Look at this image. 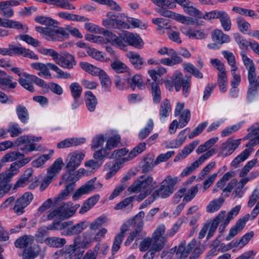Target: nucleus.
<instances>
[{
  "label": "nucleus",
  "instance_id": "774afa93",
  "mask_svg": "<svg viewBox=\"0 0 259 259\" xmlns=\"http://www.w3.org/2000/svg\"><path fill=\"white\" fill-rule=\"evenodd\" d=\"M236 21L239 29L242 32H246L250 27L249 23L241 17L236 18Z\"/></svg>",
  "mask_w": 259,
  "mask_h": 259
},
{
  "label": "nucleus",
  "instance_id": "ea45409f",
  "mask_svg": "<svg viewBox=\"0 0 259 259\" xmlns=\"http://www.w3.org/2000/svg\"><path fill=\"white\" fill-rule=\"evenodd\" d=\"M225 201L223 197L215 199L209 202L206 207V211L208 212H214L218 210L222 206Z\"/></svg>",
  "mask_w": 259,
  "mask_h": 259
},
{
  "label": "nucleus",
  "instance_id": "338daca9",
  "mask_svg": "<svg viewBox=\"0 0 259 259\" xmlns=\"http://www.w3.org/2000/svg\"><path fill=\"white\" fill-rule=\"evenodd\" d=\"M13 173L10 171H5L0 174V184L11 185L9 183L13 177Z\"/></svg>",
  "mask_w": 259,
  "mask_h": 259
},
{
  "label": "nucleus",
  "instance_id": "c9c22d12",
  "mask_svg": "<svg viewBox=\"0 0 259 259\" xmlns=\"http://www.w3.org/2000/svg\"><path fill=\"white\" fill-rule=\"evenodd\" d=\"M24 154L21 153L18 151H10L3 156L1 160L2 163L12 162L19 158L24 157Z\"/></svg>",
  "mask_w": 259,
  "mask_h": 259
},
{
  "label": "nucleus",
  "instance_id": "a878e982",
  "mask_svg": "<svg viewBox=\"0 0 259 259\" xmlns=\"http://www.w3.org/2000/svg\"><path fill=\"white\" fill-rule=\"evenodd\" d=\"M226 216V211L224 210L221 211L220 213L215 218L211 223L210 224L208 228L209 231L207 236V238L209 239L214 234V232L218 227V225L222 220H224Z\"/></svg>",
  "mask_w": 259,
  "mask_h": 259
},
{
  "label": "nucleus",
  "instance_id": "a211bd4d",
  "mask_svg": "<svg viewBox=\"0 0 259 259\" xmlns=\"http://www.w3.org/2000/svg\"><path fill=\"white\" fill-rule=\"evenodd\" d=\"M0 27L14 28L18 30L21 29L24 32H27L28 30V28L26 26H24L19 21L2 18L1 17H0Z\"/></svg>",
  "mask_w": 259,
  "mask_h": 259
},
{
  "label": "nucleus",
  "instance_id": "393cba45",
  "mask_svg": "<svg viewBox=\"0 0 259 259\" xmlns=\"http://www.w3.org/2000/svg\"><path fill=\"white\" fill-rule=\"evenodd\" d=\"M253 232L250 231L244 235L240 239L232 241L230 243L229 246L231 248L235 247L241 248L248 243V242L253 238Z\"/></svg>",
  "mask_w": 259,
  "mask_h": 259
},
{
  "label": "nucleus",
  "instance_id": "3c124183",
  "mask_svg": "<svg viewBox=\"0 0 259 259\" xmlns=\"http://www.w3.org/2000/svg\"><path fill=\"white\" fill-rule=\"evenodd\" d=\"M217 83L219 85L220 90L222 93H225L227 91V85L228 80L226 72L219 73L218 77Z\"/></svg>",
  "mask_w": 259,
  "mask_h": 259
},
{
  "label": "nucleus",
  "instance_id": "0e129e2a",
  "mask_svg": "<svg viewBox=\"0 0 259 259\" xmlns=\"http://www.w3.org/2000/svg\"><path fill=\"white\" fill-rule=\"evenodd\" d=\"M190 116L191 113L189 109H186L183 112L179 118L180 127H183L187 125L190 120Z\"/></svg>",
  "mask_w": 259,
  "mask_h": 259
},
{
  "label": "nucleus",
  "instance_id": "79ce46f5",
  "mask_svg": "<svg viewBox=\"0 0 259 259\" xmlns=\"http://www.w3.org/2000/svg\"><path fill=\"white\" fill-rule=\"evenodd\" d=\"M31 159L32 157H27L14 162L11 164L10 169L8 170V171L12 172L13 173V176H14V175L16 174L18 172L20 168L28 163L31 160Z\"/></svg>",
  "mask_w": 259,
  "mask_h": 259
},
{
  "label": "nucleus",
  "instance_id": "9d476101",
  "mask_svg": "<svg viewBox=\"0 0 259 259\" xmlns=\"http://www.w3.org/2000/svg\"><path fill=\"white\" fill-rule=\"evenodd\" d=\"M174 83L177 92L180 91L181 87H182L184 96L185 97L188 96L190 89V79L189 77H187V78L185 79L183 77L182 73H176L174 79Z\"/></svg>",
  "mask_w": 259,
  "mask_h": 259
},
{
  "label": "nucleus",
  "instance_id": "6e6d98bb",
  "mask_svg": "<svg viewBox=\"0 0 259 259\" xmlns=\"http://www.w3.org/2000/svg\"><path fill=\"white\" fill-rule=\"evenodd\" d=\"M49 234L46 226H42L38 228L35 236L37 242L39 243L45 242L44 237Z\"/></svg>",
  "mask_w": 259,
  "mask_h": 259
},
{
  "label": "nucleus",
  "instance_id": "8fccbe9b",
  "mask_svg": "<svg viewBox=\"0 0 259 259\" xmlns=\"http://www.w3.org/2000/svg\"><path fill=\"white\" fill-rule=\"evenodd\" d=\"M208 35V31L207 30L193 29L190 38L202 40L206 39Z\"/></svg>",
  "mask_w": 259,
  "mask_h": 259
},
{
  "label": "nucleus",
  "instance_id": "4c0bfd02",
  "mask_svg": "<svg viewBox=\"0 0 259 259\" xmlns=\"http://www.w3.org/2000/svg\"><path fill=\"white\" fill-rule=\"evenodd\" d=\"M33 241V237L30 235H24L18 238L15 242L17 248H24L27 247Z\"/></svg>",
  "mask_w": 259,
  "mask_h": 259
},
{
  "label": "nucleus",
  "instance_id": "f3484780",
  "mask_svg": "<svg viewBox=\"0 0 259 259\" xmlns=\"http://www.w3.org/2000/svg\"><path fill=\"white\" fill-rule=\"evenodd\" d=\"M146 84L151 90L152 100L154 103L158 104L161 100V91L158 83L147 79Z\"/></svg>",
  "mask_w": 259,
  "mask_h": 259
},
{
  "label": "nucleus",
  "instance_id": "bb28decb",
  "mask_svg": "<svg viewBox=\"0 0 259 259\" xmlns=\"http://www.w3.org/2000/svg\"><path fill=\"white\" fill-rule=\"evenodd\" d=\"M199 143V141L198 140H195L190 143L189 145L186 146L175 157L174 160L175 161H177L187 156L193 151L195 147L198 145Z\"/></svg>",
  "mask_w": 259,
  "mask_h": 259
},
{
  "label": "nucleus",
  "instance_id": "bf43d9fd",
  "mask_svg": "<svg viewBox=\"0 0 259 259\" xmlns=\"http://www.w3.org/2000/svg\"><path fill=\"white\" fill-rule=\"evenodd\" d=\"M120 137L118 135H115L110 137L107 141L105 148L108 150H111L117 146L120 142Z\"/></svg>",
  "mask_w": 259,
  "mask_h": 259
},
{
  "label": "nucleus",
  "instance_id": "7c9ffc66",
  "mask_svg": "<svg viewBox=\"0 0 259 259\" xmlns=\"http://www.w3.org/2000/svg\"><path fill=\"white\" fill-rule=\"evenodd\" d=\"M58 217L63 219H67L72 216L75 210L69 207L68 204H64L57 208Z\"/></svg>",
  "mask_w": 259,
  "mask_h": 259
},
{
  "label": "nucleus",
  "instance_id": "13d9d810",
  "mask_svg": "<svg viewBox=\"0 0 259 259\" xmlns=\"http://www.w3.org/2000/svg\"><path fill=\"white\" fill-rule=\"evenodd\" d=\"M69 89L73 98H80L82 91V87L78 83L74 82L72 83Z\"/></svg>",
  "mask_w": 259,
  "mask_h": 259
},
{
  "label": "nucleus",
  "instance_id": "9b49d317",
  "mask_svg": "<svg viewBox=\"0 0 259 259\" xmlns=\"http://www.w3.org/2000/svg\"><path fill=\"white\" fill-rule=\"evenodd\" d=\"M215 153V150L212 149L202 155L198 159L185 168L181 174V177H184L191 174L195 169L198 167L205 160Z\"/></svg>",
  "mask_w": 259,
  "mask_h": 259
},
{
  "label": "nucleus",
  "instance_id": "603ef678",
  "mask_svg": "<svg viewBox=\"0 0 259 259\" xmlns=\"http://www.w3.org/2000/svg\"><path fill=\"white\" fill-rule=\"evenodd\" d=\"M7 134L10 133L12 137H17L22 133V130L19 125L16 122L10 123L8 125V128L6 130Z\"/></svg>",
  "mask_w": 259,
  "mask_h": 259
},
{
  "label": "nucleus",
  "instance_id": "f704fd0d",
  "mask_svg": "<svg viewBox=\"0 0 259 259\" xmlns=\"http://www.w3.org/2000/svg\"><path fill=\"white\" fill-rule=\"evenodd\" d=\"M44 3L49 5H53L67 10H74L75 9L67 0H44Z\"/></svg>",
  "mask_w": 259,
  "mask_h": 259
},
{
  "label": "nucleus",
  "instance_id": "ddd939ff",
  "mask_svg": "<svg viewBox=\"0 0 259 259\" xmlns=\"http://www.w3.org/2000/svg\"><path fill=\"white\" fill-rule=\"evenodd\" d=\"M197 68L192 64L190 63H185L183 64L184 69L191 74H192L194 77L198 79H202L203 77V75L199 69H201L203 66V62L201 58H199L197 61Z\"/></svg>",
  "mask_w": 259,
  "mask_h": 259
},
{
  "label": "nucleus",
  "instance_id": "de8ad7c7",
  "mask_svg": "<svg viewBox=\"0 0 259 259\" xmlns=\"http://www.w3.org/2000/svg\"><path fill=\"white\" fill-rule=\"evenodd\" d=\"M80 67L93 75H98L102 69L87 62H80Z\"/></svg>",
  "mask_w": 259,
  "mask_h": 259
},
{
  "label": "nucleus",
  "instance_id": "49530a36",
  "mask_svg": "<svg viewBox=\"0 0 259 259\" xmlns=\"http://www.w3.org/2000/svg\"><path fill=\"white\" fill-rule=\"evenodd\" d=\"M146 145L145 142L139 143L130 152L126 157L124 158V159L126 161L132 159L146 149Z\"/></svg>",
  "mask_w": 259,
  "mask_h": 259
},
{
  "label": "nucleus",
  "instance_id": "5fc2aeb1",
  "mask_svg": "<svg viewBox=\"0 0 259 259\" xmlns=\"http://www.w3.org/2000/svg\"><path fill=\"white\" fill-rule=\"evenodd\" d=\"M154 123L153 120L150 119L149 120L146 126L143 128L139 134V137L140 139H145L153 130Z\"/></svg>",
  "mask_w": 259,
  "mask_h": 259
},
{
  "label": "nucleus",
  "instance_id": "423d86ee",
  "mask_svg": "<svg viewBox=\"0 0 259 259\" xmlns=\"http://www.w3.org/2000/svg\"><path fill=\"white\" fill-rule=\"evenodd\" d=\"M219 19L221 25L225 31H229L231 28V20L228 13L224 10H212L208 12L206 21H210L213 19Z\"/></svg>",
  "mask_w": 259,
  "mask_h": 259
},
{
  "label": "nucleus",
  "instance_id": "6e6552de",
  "mask_svg": "<svg viewBox=\"0 0 259 259\" xmlns=\"http://www.w3.org/2000/svg\"><path fill=\"white\" fill-rule=\"evenodd\" d=\"M102 184L99 181H97L96 177L93 178L78 189L73 194L72 198L73 200H77L81 195L88 194L94 190H99L102 188Z\"/></svg>",
  "mask_w": 259,
  "mask_h": 259
},
{
  "label": "nucleus",
  "instance_id": "c85d7f7f",
  "mask_svg": "<svg viewBox=\"0 0 259 259\" xmlns=\"http://www.w3.org/2000/svg\"><path fill=\"white\" fill-rule=\"evenodd\" d=\"M13 78L11 76L0 77V88L5 91L15 89L17 83L16 81H13Z\"/></svg>",
  "mask_w": 259,
  "mask_h": 259
},
{
  "label": "nucleus",
  "instance_id": "c756f323",
  "mask_svg": "<svg viewBox=\"0 0 259 259\" xmlns=\"http://www.w3.org/2000/svg\"><path fill=\"white\" fill-rule=\"evenodd\" d=\"M171 110L170 101L167 99L164 100L160 104L159 109V118L164 120L167 117Z\"/></svg>",
  "mask_w": 259,
  "mask_h": 259
},
{
  "label": "nucleus",
  "instance_id": "5701e85b",
  "mask_svg": "<svg viewBox=\"0 0 259 259\" xmlns=\"http://www.w3.org/2000/svg\"><path fill=\"white\" fill-rule=\"evenodd\" d=\"M88 225V222L86 221L79 222V223L68 228L66 231L62 233V235L70 236L79 234L87 228Z\"/></svg>",
  "mask_w": 259,
  "mask_h": 259
},
{
  "label": "nucleus",
  "instance_id": "09e8293b",
  "mask_svg": "<svg viewBox=\"0 0 259 259\" xmlns=\"http://www.w3.org/2000/svg\"><path fill=\"white\" fill-rule=\"evenodd\" d=\"M72 224V221H67L63 222H54L52 224L46 226L48 230H61L71 226Z\"/></svg>",
  "mask_w": 259,
  "mask_h": 259
},
{
  "label": "nucleus",
  "instance_id": "a18cd8bd",
  "mask_svg": "<svg viewBox=\"0 0 259 259\" xmlns=\"http://www.w3.org/2000/svg\"><path fill=\"white\" fill-rule=\"evenodd\" d=\"M129 86L134 90L136 87L142 89L143 84L141 76L138 74L134 75L132 78H128L125 79Z\"/></svg>",
  "mask_w": 259,
  "mask_h": 259
},
{
  "label": "nucleus",
  "instance_id": "aec40b11",
  "mask_svg": "<svg viewBox=\"0 0 259 259\" xmlns=\"http://www.w3.org/2000/svg\"><path fill=\"white\" fill-rule=\"evenodd\" d=\"M166 8H161L158 11V13L161 16L175 19L182 23H185L188 20V18L184 15L176 13L166 9ZM190 18L188 17V19Z\"/></svg>",
  "mask_w": 259,
  "mask_h": 259
},
{
  "label": "nucleus",
  "instance_id": "2f4dec72",
  "mask_svg": "<svg viewBox=\"0 0 259 259\" xmlns=\"http://www.w3.org/2000/svg\"><path fill=\"white\" fill-rule=\"evenodd\" d=\"M66 242L65 239L56 237H48L45 240V243L47 245L56 248L62 247Z\"/></svg>",
  "mask_w": 259,
  "mask_h": 259
},
{
  "label": "nucleus",
  "instance_id": "473e14b6",
  "mask_svg": "<svg viewBox=\"0 0 259 259\" xmlns=\"http://www.w3.org/2000/svg\"><path fill=\"white\" fill-rule=\"evenodd\" d=\"M35 21L42 25L46 26V27H58L59 22L50 17L46 16H37L35 18Z\"/></svg>",
  "mask_w": 259,
  "mask_h": 259
},
{
  "label": "nucleus",
  "instance_id": "a19ab883",
  "mask_svg": "<svg viewBox=\"0 0 259 259\" xmlns=\"http://www.w3.org/2000/svg\"><path fill=\"white\" fill-rule=\"evenodd\" d=\"M40 252L38 246L37 247H30L24 249L22 254V259H34L37 257Z\"/></svg>",
  "mask_w": 259,
  "mask_h": 259
},
{
  "label": "nucleus",
  "instance_id": "58836bf2",
  "mask_svg": "<svg viewBox=\"0 0 259 259\" xmlns=\"http://www.w3.org/2000/svg\"><path fill=\"white\" fill-rule=\"evenodd\" d=\"M16 111L18 118L23 123H26L29 119V113L27 108L22 105H18L16 107Z\"/></svg>",
  "mask_w": 259,
  "mask_h": 259
},
{
  "label": "nucleus",
  "instance_id": "20e7f679",
  "mask_svg": "<svg viewBox=\"0 0 259 259\" xmlns=\"http://www.w3.org/2000/svg\"><path fill=\"white\" fill-rule=\"evenodd\" d=\"M156 185V182H154L152 177L148 175H142L128 187L127 190L130 193L143 192V191L151 193L154 189Z\"/></svg>",
  "mask_w": 259,
  "mask_h": 259
},
{
  "label": "nucleus",
  "instance_id": "cd10ccee",
  "mask_svg": "<svg viewBox=\"0 0 259 259\" xmlns=\"http://www.w3.org/2000/svg\"><path fill=\"white\" fill-rule=\"evenodd\" d=\"M85 103L88 110L90 112L95 111L98 101L96 97L91 91H87L85 93Z\"/></svg>",
  "mask_w": 259,
  "mask_h": 259
},
{
  "label": "nucleus",
  "instance_id": "2eb2a0df",
  "mask_svg": "<svg viewBox=\"0 0 259 259\" xmlns=\"http://www.w3.org/2000/svg\"><path fill=\"white\" fill-rule=\"evenodd\" d=\"M249 214H246L239 219L236 224L230 229L229 233L226 237V239L229 241L240 232L244 227L246 222L249 220Z\"/></svg>",
  "mask_w": 259,
  "mask_h": 259
},
{
  "label": "nucleus",
  "instance_id": "dca6fc26",
  "mask_svg": "<svg viewBox=\"0 0 259 259\" xmlns=\"http://www.w3.org/2000/svg\"><path fill=\"white\" fill-rule=\"evenodd\" d=\"M195 241H191L187 245H186V241H182L176 251L177 257L179 259H185L187 257L195 247Z\"/></svg>",
  "mask_w": 259,
  "mask_h": 259
},
{
  "label": "nucleus",
  "instance_id": "c03bdc74",
  "mask_svg": "<svg viewBox=\"0 0 259 259\" xmlns=\"http://www.w3.org/2000/svg\"><path fill=\"white\" fill-rule=\"evenodd\" d=\"M156 165H157V164H155V160H154V156H148L144 159V163L141 167L142 171L143 173L149 171Z\"/></svg>",
  "mask_w": 259,
  "mask_h": 259
},
{
  "label": "nucleus",
  "instance_id": "f8f14e48",
  "mask_svg": "<svg viewBox=\"0 0 259 259\" xmlns=\"http://www.w3.org/2000/svg\"><path fill=\"white\" fill-rule=\"evenodd\" d=\"M240 144V139L233 140L232 138L228 139L222 145L221 155L223 157H227L231 155Z\"/></svg>",
  "mask_w": 259,
  "mask_h": 259
},
{
  "label": "nucleus",
  "instance_id": "b1692460",
  "mask_svg": "<svg viewBox=\"0 0 259 259\" xmlns=\"http://www.w3.org/2000/svg\"><path fill=\"white\" fill-rule=\"evenodd\" d=\"M33 172V170L31 168H27L15 184L14 189L23 187L31 182L33 180L32 178Z\"/></svg>",
  "mask_w": 259,
  "mask_h": 259
},
{
  "label": "nucleus",
  "instance_id": "0eeeda50",
  "mask_svg": "<svg viewBox=\"0 0 259 259\" xmlns=\"http://www.w3.org/2000/svg\"><path fill=\"white\" fill-rule=\"evenodd\" d=\"M63 164V159L61 157L57 158L55 161L48 169L47 175L43 180L40 186V191H44L52 182L53 180L57 177Z\"/></svg>",
  "mask_w": 259,
  "mask_h": 259
},
{
  "label": "nucleus",
  "instance_id": "39448f33",
  "mask_svg": "<svg viewBox=\"0 0 259 259\" xmlns=\"http://www.w3.org/2000/svg\"><path fill=\"white\" fill-rule=\"evenodd\" d=\"M178 177H172L169 175L167 176L161 183L160 187L152 193L157 199L159 197L165 198L170 196L174 191V187L178 183Z\"/></svg>",
  "mask_w": 259,
  "mask_h": 259
},
{
  "label": "nucleus",
  "instance_id": "72a5a7b5",
  "mask_svg": "<svg viewBox=\"0 0 259 259\" xmlns=\"http://www.w3.org/2000/svg\"><path fill=\"white\" fill-rule=\"evenodd\" d=\"M184 11L188 15L196 17L198 19H203L206 21V17L208 15V12L203 14L198 9L188 5L184 8Z\"/></svg>",
  "mask_w": 259,
  "mask_h": 259
},
{
  "label": "nucleus",
  "instance_id": "052dcab7",
  "mask_svg": "<svg viewBox=\"0 0 259 259\" xmlns=\"http://www.w3.org/2000/svg\"><path fill=\"white\" fill-rule=\"evenodd\" d=\"M98 75L102 87L106 90H108L111 84V81L109 76L102 69Z\"/></svg>",
  "mask_w": 259,
  "mask_h": 259
},
{
  "label": "nucleus",
  "instance_id": "6ab92c4d",
  "mask_svg": "<svg viewBox=\"0 0 259 259\" xmlns=\"http://www.w3.org/2000/svg\"><path fill=\"white\" fill-rule=\"evenodd\" d=\"M124 40L125 44L138 49L142 48L144 44L139 35L130 32H126L124 34Z\"/></svg>",
  "mask_w": 259,
  "mask_h": 259
},
{
  "label": "nucleus",
  "instance_id": "412c9836",
  "mask_svg": "<svg viewBox=\"0 0 259 259\" xmlns=\"http://www.w3.org/2000/svg\"><path fill=\"white\" fill-rule=\"evenodd\" d=\"M211 38L213 41L219 45L228 43L230 41L229 36L224 33L222 30L219 29H215L211 32Z\"/></svg>",
  "mask_w": 259,
  "mask_h": 259
},
{
  "label": "nucleus",
  "instance_id": "7ed1b4c3",
  "mask_svg": "<svg viewBox=\"0 0 259 259\" xmlns=\"http://www.w3.org/2000/svg\"><path fill=\"white\" fill-rule=\"evenodd\" d=\"M165 229L164 225H159L153 232L151 238H145L140 242L139 250L141 251H146L149 248L152 247L155 243L158 245L162 244V247H164L166 241V238L163 236Z\"/></svg>",
  "mask_w": 259,
  "mask_h": 259
},
{
  "label": "nucleus",
  "instance_id": "4d7b16f0",
  "mask_svg": "<svg viewBox=\"0 0 259 259\" xmlns=\"http://www.w3.org/2000/svg\"><path fill=\"white\" fill-rule=\"evenodd\" d=\"M163 247L162 244H158V245L155 243L152 247L149 249V250L144 254L143 259H153L154 257L155 253L156 252L160 251Z\"/></svg>",
  "mask_w": 259,
  "mask_h": 259
},
{
  "label": "nucleus",
  "instance_id": "f03ea898",
  "mask_svg": "<svg viewBox=\"0 0 259 259\" xmlns=\"http://www.w3.org/2000/svg\"><path fill=\"white\" fill-rule=\"evenodd\" d=\"M35 30L40 33L42 37L49 41H63L69 37V33L78 38H81L83 37L77 28L70 25L67 26L65 28L36 26Z\"/></svg>",
  "mask_w": 259,
  "mask_h": 259
},
{
  "label": "nucleus",
  "instance_id": "1a4fd4ad",
  "mask_svg": "<svg viewBox=\"0 0 259 259\" xmlns=\"http://www.w3.org/2000/svg\"><path fill=\"white\" fill-rule=\"evenodd\" d=\"M252 139L246 145L247 149L244 150L239 155H238L231 162V165L234 167H237L238 164L245 161L250 155L253 149L251 147H253L259 144V136Z\"/></svg>",
  "mask_w": 259,
  "mask_h": 259
},
{
  "label": "nucleus",
  "instance_id": "f257e3e1",
  "mask_svg": "<svg viewBox=\"0 0 259 259\" xmlns=\"http://www.w3.org/2000/svg\"><path fill=\"white\" fill-rule=\"evenodd\" d=\"M84 155L81 152L75 151L68 154L66 159V172L62 176L60 184H65V188L62 190L56 198V202L63 200L73 191L75 182L80 178L79 172L81 169L76 171L83 159Z\"/></svg>",
  "mask_w": 259,
  "mask_h": 259
},
{
  "label": "nucleus",
  "instance_id": "69168bd1",
  "mask_svg": "<svg viewBox=\"0 0 259 259\" xmlns=\"http://www.w3.org/2000/svg\"><path fill=\"white\" fill-rule=\"evenodd\" d=\"M152 22L157 25V29L158 30H162L164 27L166 29H169L170 26H168V21L162 18H157L153 19L152 20Z\"/></svg>",
  "mask_w": 259,
  "mask_h": 259
},
{
  "label": "nucleus",
  "instance_id": "864d4df0",
  "mask_svg": "<svg viewBox=\"0 0 259 259\" xmlns=\"http://www.w3.org/2000/svg\"><path fill=\"white\" fill-rule=\"evenodd\" d=\"M200 186L201 185L200 184H197L195 186H192L188 190L187 193L185 195L183 198V202H188L191 201L196 196Z\"/></svg>",
  "mask_w": 259,
  "mask_h": 259
},
{
  "label": "nucleus",
  "instance_id": "4be33fe9",
  "mask_svg": "<svg viewBox=\"0 0 259 259\" xmlns=\"http://www.w3.org/2000/svg\"><path fill=\"white\" fill-rule=\"evenodd\" d=\"M78 237H76L74 240V243L72 245H70V248L68 249L67 252H64L63 250H59L55 252L54 256L55 258H58L60 256H64L65 258L71 259L73 256H75L76 249L78 247V243L77 242V240Z\"/></svg>",
  "mask_w": 259,
  "mask_h": 259
},
{
  "label": "nucleus",
  "instance_id": "680f3d73",
  "mask_svg": "<svg viewBox=\"0 0 259 259\" xmlns=\"http://www.w3.org/2000/svg\"><path fill=\"white\" fill-rule=\"evenodd\" d=\"M87 53L90 56L97 60L100 61H104L105 60V57L102 52L95 48H89L87 50Z\"/></svg>",
  "mask_w": 259,
  "mask_h": 259
},
{
  "label": "nucleus",
  "instance_id": "4468645a",
  "mask_svg": "<svg viewBox=\"0 0 259 259\" xmlns=\"http://www.w3.org/2000/svg\"><path fill=\"white\" fill-rule=\"evenodd\" d=\"M59 66L67 69H72L76 63L74 56L68 53H64L63 56L59 55L56 62Z\"/></svg>",
  "mask_w": 259,
  "mask_h": 259
},
{
  "label": "nucleus",
  "instance_id": "37998d69",
  "mask_svg": "<svg viewBox=\"0 0 259 259\" xmlns=\"http://www.w3.org/2000/svg\"><path fill=\"white\" fill-rule=\"evenodd\" d=\"M106 17L107 18L102 21L103 25L108 28H115L116 18L118 16L109 12L107 13Z\"/></svg>",
  "mask_w": 259,
  "mask_h": 259
},
{
  "label": "nucleus",
  "instance_id": "e2e57ef3",
  "mask_svg": "<svg viewBox=\"0 0 259 259\" xmlns=\"http://www.w3.org/2000/svg\"><path fill=\"white\" fill-rule=\"evenodd\" d=\"M189 131L190 128H186L180 132L178 136V138L175 140L176 144L174 147H180L183 144L186 140L187 135ZM172 147H174V146Z\"/></svg>",
  "mask_w": 259,
  "mask_h": 259
},
{
  "label": "nucleus",
  "instance_id": "e433bc0d",
  "mask_svg": "<svg viewBox=\"0 0 259 259\" xmlns=\"http://www.w3.org/2000/svg\"><path fill=\"white\" fill-rule=\"evenodd\" d=\"M126 56L130 59L131 63L135 68L138 69L141 68L143 61V58L141 57L139 54L133 52H130L127 54Z\"/></svg>",
  "mask_w": 259,
  "mask_h": 259
}]
</instances>
